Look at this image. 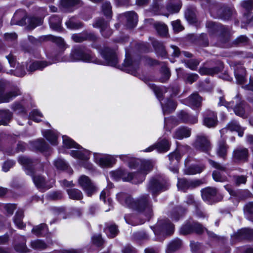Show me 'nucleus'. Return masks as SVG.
Segmentation results:
<instances>
[{
  "label": "nucleus",
  "instance_id": "obj_1",
  "mask_svg": "<svg viewBox=\"0 0 253 253\" xmlns=\"http://www.w3.org/2000/svg\"><path fill=\"white\" fill-rule=\"evenodd\" d=\"M117 197L122 204L144 214L146 217V220H149L153 215L152 204L148 195H141L135 200L124 193H119Z\"/></svg>",
  "mask_w": 253,
  "mask_h": 253
},
{
  "label": "nucleus",
  "instance_id": "obj_2",
  "mask_svg": "<svg viewBox=\"0 0 253 253\" xmlns=\"http://www.w3.org/2000/svg\"><path fill=\"white\" fill-rule=\"evenodd\" d=\"M18 161L25 167L27 170V173L32 176L33 182L38 189H43L50 188V186L47 185L45 178L37 174L38 168L43 170L42 164L37 160L33 161L26 157H19Z\"/></svg>",
  "mask_w": 253,
  "mask_h": 253
},
{
  "label": "nucleus",
  "instance_id": "obj_3",
  "mask_svg": "<svg viewBox=\"0 0 253 253\" xmlns=\"http://www.w3.org/2000/svg\"><path fill=\"white\" fill-rule=\"evenodd\" d=\"M153 168V163L149 160L144 161L141 163V168L140 171L134 173H128L126 176L123 174L122 171H117L112 172V175L115 177L116 176H122L124 181H132L133 183L142 182L145 179V175L151 171Z\"/></svg>",
  "mask_w": 253,
  "mask_h": 253
},
{
  "label": "nucleus",
  "instance_id": "obj_4",
  "mask_svg": "<svg viewBox=\"0 0 253 253\" xmlns=\"http://www.w3.org/2000/svg\"><path fill=\"white\" fill-rule=\"evenodd\" d=\"M69 61L96 62V60L91 52L84 47H78L75 48L71 53L70 59Z\"/></svg>",
  "mask_w": 253,
  "mask_h": 253
},
{
  "label": "nucleus",
  "instance_id": "obj_5",
  "mask_svg": "<svg viewBox=\"0 0 253 253\" xmlns=\"http://www.w3.org/2000/svg\"><path fill=\"white\" fill-rule=\"evenodd\" d=\"M155 235H170L173 232L174 225L168 219L158 221L156 226L153 228Z\"/></svg>",
  "mask_w": 253,
  "mask_h": 253
},
{
  "label": "nucleus",
  "instance_id": "obj_6",
  "mask_svg": "<svg viewBox=\"0 0 253 253\" xmlns=\"http://www.w3.org/2000/svg\"><path fill=\"white\" fill-rule=\"evenodd\" d=\"M168 186L166 180L161 176H159L150 181L148 189L153 194H155L161 190H166Z\"/></svg>",
  "mask_w": 253,
  "mask_h": 253
},
{
  "label": "nucleus",
  "instance_id": "obj_7",
  "mask_svg": "<svg viewBox=\"0 0 253 253\" xmlns=\"http://www.w3.org/2000/svg\"><path fill=\"white\" fill-rule=\"evenodd\" d=\"M193 146L196 149L205 153H208L211 149L210 140L207 136L203 134L197 136Z\"/></svg>",
  "mask_w": 253,
  "mask_h": 253
},
{
  "label": "nucleus",
  "instance_id": "obj_8",
  "mask_svg": "<svg viewBox=\"0 0 253 253\" xmlns=\"http://www.w3.org/2000/svg\"><path fill=\"white\" fill-rule=\"evenodd\" d=\"M78 181L80 185L85 192L88 196H91L96 191L95 186L87 176L85 175L81 176L79 178Z\"/></svg>",
  "mask_w": 253,
  "mask_h": 253
},
{
  "label": "nucleus",
  "instance_id": "obj_9",
  "mask_svg": "<svg viewBox=\"0 0 253 253\" xmlns=\"http://www.w3.org/2000/svg\"><path fill=\"white\" fill-rule=\"evenodd\" d=\"M101 55L108 65L115 66L118 63V59L115 52L109 48L106 47L101 51Z\"/></svg>",
  "mask_w": 253,
  "mask_h": 253
},
{
  "label": "nucleus",
  "instance_id": "obj_10",
  "mask_svg": "<svg viewBox=\"0 0 253 253\" xmlns=\"http://www.w3.org/2000/svg\"><path fill=\"white\" fill-rule=\"evenodd\" d=\"M202 182L199 180H187L185 178L178 179L177 184L179 190L185 191L188 189H192L199 186Z\"/></svg>",
  "mask_w": 253,
  "mask_h": 253
},
{
  "label": "nucleus",
  "instance_id": "obj_11",
  "mask_svg": "<svg viewBox=\"0 0 253 253\" xmlns=\"http://www.w3.org/2000/svg\"><path fill=\"white\" fill-rule=\"evenodd\" d=\"M94 160L96 164L102 168L110 167L114 162V158L110 155L94 154Z\"/></svg>",
  "mask_w": 253,
  "mask_h": 253
},
{
  "label": "nucleus",
  "instance_id": "obj_12",
  "mask_svg": "<svg viewBox=\"0 0 253 253\" xmlns=\"http://www.w3.org/2000/svg\"><path fill=\"white\" fill-rule=\"evenodd\" d=\"M216 114L210 110H206L204 114V124L208 127H214L217 124Z\"/></svg>",
  "mask_w": 253,
  "mask_h": 253
},
{
  "label": "nucleus",
  "instance_id": "obj_13",
  "mask_svg": "<svg viewBox=\"0 0 253 253\" xmlns=\"http://www.w3.org/2000/svg\"><path fill=\"white\" fill-rule=\"evenodd\" d=\"M248 150L247 148H237L233 152V159L236 162H245L248 160Z\"/></svg>",
  "mask_w": 253,
  "mask_h": 253
},
{
  "label": "nucleus",
  "instance_id": "obj_14",
  "mask_svg": "<svg viewBox=\"0 0 253 253\" xmlns=\"http://www.w3.org/2000/svg\"><path fill=\"white\" fill-rule=\"evenodd\" d=\"M93 26L95 28H100L101 33L104 37H109L112 34V31L108 27L107 23L102 19L96 20Z\"/></svg>",
  "mask_w": 253,
  "mask_h": 253
},
{
  "label": "nucleus",
  "instance_id": "obj_15",
  "mask_svg": "<svg viewBox=\"0 0 253 253\" xmlns=\"http://www.w3.org/2000/svg\"><path fill=\"white\" fill-rule=\"evenodd\" d=\"M155 147L160 152H165L168 151L170 147V144L168 140L164 139L158 142L154 146L150 147L146 149V152H150L154 149Z\"/></svg>",
  "mask_w": 253,
  "mask_h": 253
},
{
  "label": "nucleus",
  "instance_id": "obj_16",
  "mask_svg": "<svg viewBox=\"0 0 253 253\" xmlns=\"http://www.w3.org/2000/svg\"><path fill=\"white\" fill-rule=\"evenodd\" d=\"M202 196L204 200L210 202H214V197L216 195L217 190L215 188L208 187L201 191Z\"/></svg>",
  "mask_w": 253,
  "mask_h": 253
},
{
  "label": "nucleus",
  "instance_id": "obj_17",
  "mask_svg": "<svg viewBox=\"0 0 253 253\" xmlns=\"http://www.w3.org/2000/svg\"><path fill=\"white\" fill-rule=\"evenodd\" d=\"M234 237L238 240L247 239L251 240L253 238V230L250 228H243L234 234Z\"/></svg>",
  "mask_w": 253,
  "mask_h": 253
},
{
  "label": "nucleus",
  "instance_id": "obj_18",
  "mask_svg": "<svg viewBox=\"0 0 253 253\" xmlns=\"http://www.w3.org/2000/svg\"><path fill=\"white\" fill-rule=\"evenodd\" d=\"M234 74L238 84H243L245 81L246 70L242 65H238L234 69Z\"/></svg>",
  "mask_w": 253,
  "mask_h": 253
},
{
  "label": "nucleus",
  "instance_id": "obj_19",
  "mask_svg": "<svg viewBox=\"0 0 253 253\" xmlns=\"http://www.w3.org/2000/svg\"><path fill=\"white\" fill-rule=\"evenodd\" d=\"M230 131H236L238 133L239 136L242 137L244 134V129L241 127L238 123L235 121H232L229 122L226 127L221 130V132H224L226 129Z\"/></svg>",
  "mask_w": 253,
  "mask_h": 253
},
{
  "label": "nucleus",
  "instance_id": "obj_20",
  "mask_svg": "<svg viewBox=\"0 0 253 253\" xmlns=\"http://www.w3.org/2000/svg\"><path fill=\"white\" fill-rule=\"evenodd\" d=\"M26 14L24 11L19 10L16 11L12 19V24L22 25L26 23Z\"/></svg>",
  "mask_w": 253,
  "mask_h": 253
},
{
  "label": "nucleus",
  "instance_id": "obj_21",
  "mask_svg": "<svg viewBox=\"0 0 253 253\" xmlns=\"http://www.w3.org/2000/svg\"><path fill=\"white\" fill-rule=\"evenodd\" d=\"M2 87L0 85V103L8 102L12 100L14 97L20 94L18 89L10 91L4 95H2Z\"/></svg>",
  "mask_w": 253,
  "mask_h": 253
},
{
  "label": "nucleus",
  "instance_id": "obj_22",
  "mask_svg": "<svg viewBox=\"0 0 253 253\" xmlns=\"http://www.w3.org/2000/svg\"><path fill=\"white\" fill-rule=\"evenodd\" d=\"M191 135V130L187 127H179L177 128L173 135V137L178 139H182L184 137H188Z\"/></svg>",
  "mask_w": 253,
  "mask_h": 253
},
{
  "label": "nucleus",
  "instance_id": "obj_23",
  "mask_svg": "<svg viewBox=\"0 0 253 253\" xmlns=\"http://www.w3.org/2000/svg\"><path fill=\"white\" fill-rule=\"evenodd\" d=\"M187 100L190 105L198 107L201 106L202 99L197 92H195L191 94Z\"/></svg>",
  "mask_w": 253,
  "mask_h": 253
},
{
  "label": "nucleus",
  "instance_id": "obj_24",
  "mask_svg": "<svg viewBox=\"0 0 253 253\" xmlns=\"http://www.w3.org/2000/svg\"><path fill=\"white\" fill-rule=\"evenodd\" d=\"M178 118L181 122L183 123L195 124L198 121V119L196 116H190L188 114L184 111H181L179 113Z\"/></svg>",
  "mask_w": 253,
  "mask_h": 253
},
{
  "label": "nucleus",
  "instance_id": "obj_25",
  "mask_svg": "<svg viewBox=\"0 0 253 253\" xmlns=\"http://www.w3.org/2000/svg\"><path fill=\"white\" fill-rule=\"evenodd\" d=\"M70 154L76 158L87 160L89 159V152L85 149H83L82 151L72 150L71 151Z\"/></svg>",
  "mask_w": 253,
  "mask_h": 253
},
{
  "label": "nucleus",
  "instance_id": "obj_26",
  "mask_svg": "<svg viewBox=\"0 0 253 253\" xmlns=\"http://www.w3.org/2000/svg\"><path fill=\"white\" fill-rule=\"evenodd\" d=\"M182 246V241L178 239H176L171 241L168 245L167 249L166 250L167 253H173L177 250L181 248Z\"/></svg>",
  "mask_w": 253,
  "mask_h": 253
},
{
  "label": "nucleus",
  "instance_id": "obj_27",
  "mask_svg": "<svg viewBox=\"0 0 253 253\" xmlns=\"http://www.w3.org/2000/svg\"><path fill=\"white\" fill-rule=\"evenodd\" d=\"M72 39L77 42H82L86 40H93L95 36L91 34L84 33L82 34H74L72 36Z\"/></svg>",
  "mask_w": 253,
  "mask_h": 253
},
{
  "label": "nucleus",
  "instance_id": "obj_28",
  "mask_svg": "<svg viewBox=\"0 0 253 253\" xmlns=\"http://www.w3.org/2000/svg\"><path fill=\"white\" fill-rule=\"evenodd\" d=\"M169 157L171 162L175 161V162H174V164L175 165L173 167H170V170L173 172L174 173L177 172L178 169L177 164L178 163L179 160L181 158V155L178 152H175L170 154L169 155Z\"/></svg>",
  "mask_w": 253,
  "mask_h": 253
},
{
  "label": "nucleus",
  "instance_id": "obj_29",
  "mask_svg": "<svg viewBox=\"0 0 253 253\" xmlns=\"http://www.w3.org/2000/svg\"><path fill=\"white\" fill-rule=\"evenodd\" d=\"M49 24L52 29L59 31L61 27V19L59 16L54 15L50 17Z\"/></svg>",
  "mask_w": 253,
  "mask_h": 253
},
{
  "label": "nucleus",
  "instance_id": "obj_30",
  "mask_svg": "<svg viewBox=\"0 0 253 253\" xmlns=\"http://www.w3.org/2000/svg\"><path fill=\"white\" fill-rule=\"evenodd\" d=\"M228 146L224 140H221L218 142L217 154L218 156L224 159L227 153Z\"/></svg>",
  "mask_w": 253,
  "mask_h": 253
},
{
  "label": "nucleus",
  "instance_id": "obj_31",
  "mask_svg": "<svg viewBox=\"0 0 253 253\" xmlns=\"http://www.w3.org/2000/svg\"><path fill=\"white\" fill-rule=\"evenodd\" d=\"M67 192L70 199L76 200H81L83 197L82 192L77 189L71 188L67 190Z\"/></svg>",
  "mask_w": 253,
  "mask_h": 253
},
{
  "label": "nucleus",
  "instance_id": "obj_32",
  "mask_svg": "<svg viewBox=\"0 0 253 253\" xmlns=\"http://www.w3.org/2000/svg\"><path fill=\"white\" fill-rule=\"evenodd\" d=\"M62 137L63 145L66 148H71L74 147L78 148V149H82V147L81 146L77 144L74 141L70 138L68 136L64 135Z\"/></svg>",
  "mask_w": 253,
  "mask_h": 253
},
{
  "label": "nucleus",
  "instance_id": "obj_33",
  "mask_svg": "<svg viewBox=\"0 0 253 253\" xmlns=\"http://www.w3.org/2000/svg\"><path fill=\"white\" fill-rule=\"evenodd\" d=\"M125 16L127 18L128 23L131 27L135 26L137 22L138 17L136 13L134 11H129L126 12L125 14Z\"/></svg>",
  "mask_w": 253,
  "mask_h": 253
},
{
  "label": "nucleus",
  "instance_id": "obj_34",
  "mask_svg": "<svg viewBox=\"0 0 253 253\" xmlns=\"http://www.w3.org/2000/svg\"><path fill=\"white\" fill-rule=\"evenodd\" d=\"M48 65L45 61H36L32 63L29 66L28 70L30 72H34L36 70L42 69Z\"/></svg>",
  "mask_w": 253,
  "mask_h": 253
},
{
  "label": "nucleus",
  "instance_id": "obj_35",
  "mask_svg": "<svg viewBox=\"0 0 253 253\" xmlns=\"http://www.w3.org/2000/svg\"><path fill=\"white\" fill-rule=\"evenodd\" d=\"M153 45L158 55L162 57H165L166 56L167 52L163 43L158 41H155L153 42Z\"/></svg>",
  "mask_w": 253,
  "mask_h": 253
},
{
  "label": "nucleus",
  "instance_id": "obj_36",
  "mask_svg": "<svg viewBox=\"0 0 253 253\" xmlns=\"http://www.w3.org/2000/svg\"><path fill=\"white\" fill-rule=\"evenodd\" d=\"M23 217V212L22 211H19L16 212L14 218V222L19 229H23L25 227V224L22 222Z\"/></svg>",
  "mask_w": 253,
  "mask_h": 253
},
{
  "label": "nucleus",
  "instance_id": "obj_37",
  "mask_svg": "<svg viewBox=\"0 0 253 253\" xmlns=\"http://www.w3.org/2000/svg\"><path fill=\"white\" fill-rule=\"evenodd\" d=\"M43 136L52 145H57V134L56 132L52 130H47L44 133Z\"/></svg>",
  "mask_w": 253,
  "mask_h": 253
},
{
  "label": "nucleus",
  "instance_id": "obj_38",
  "mask_svg": "<svg viewBox=\"0 0 253 253\" xmlns=\"http://www.w3.org/2000/svg\"><path fill=\"white\" fill-rule=\"evenodd\" d=\"M81 3V0H61L60 2L62 7L67 10Z\"/></svg>",
  "mask_w": 253,
  "mask_h": 253
},
{
  "label": "nucleus",
  "instance_id": "obj_39",
  "mask_svg": "<svg viewBox=\"0 0 253 253\" xmlns=\"http://www.w3.org/2000/svg\"><path fill=\"white\" fill-rule=\"evenodd\" d=\"M21 240V243H17L15 244L14 248L17 252L21 253H26L28 251V249L26 246V240L23 237H20Z\"/></svg>",
  "mask_w": 253,
  "mask_h": 253
},
{
  "label": "nucleus",
  "instance_id": "obj_40",
  "mask_svg": "<svg viewBox=\"0 0 253 253\" xmlns=\"http://www.w3.org/2000/svg\"><path fill=\"white\" fill-rule=\"evenodd\" d=\"M219 71L218 67L207 68L206 67L200 68L199 70V73L202 75H213Z\"/></svg>",
  "mask_w": 253,
  "mask_h": 253
},
{
  "label": "nucleus",
  "instance_id": "obj_41",
  "mask_svg": "<svg viewBox=\"0 0 253 253\" xmlns=\"http://www.w3.org/2000/svg\"><path fill=\"white\" fill-rule=\"evenodd\" d=\"M176 107V103L171 100H169L165 106H163V110L164 114H169L175 110Z\"/></svg>",
  "mask_w": 253,
  "mask_h": 253
},
{
  "label": "nucleus",
  "instance_id": "obj_42",
  "mask_svg": "<svg viewBox=\"0 0 253 253\" xmlns=\"http://www.w3.org/2000/svg\"><path fill=\"white\" fill-rule=\"evenodd\" d=\"M233 109L236 115L242 118H245L247 117L243 102H241L239 104H237Z\"/></svg>",
  "mask_w": 253,
  "mask_h": 253
},
{
  "label": "nucleus",
  "instance_id": "obj_43",
  "mask_svg": "<svg viewBox=\"0 0 253 253\" xmlns=\"http://www.w3.org/2000/svg\"><path fill=\"white\" fill-rule=\"evenodd\" d=\"M11 117L12 114L9 110H0V118L2 119V120L0 122V125H6L7 124L6 121H9Z\"/></svg>",
  "mask_w": 253,
  "mask_h": 253
},
{
  "label": "nucleus",
  "instance_id": "obj_44",
  "mask_svg": "<svg viewBox=\"0 0 253 253\" xmlns=\"http://www.w3.org/2000/svg\"><path fill=\"white\" fill-rule=\"evenodd\" d=\"M194 232L193 223L188 222L182 226L180 230V233L183 235H187Z\"/></svg>",
  "mask_w": 253,
  "mask_h": 253
},
{
  "label": "nucleus",
  "instance_id": "obj_45",
  "mask_svg": "<svg viewBox=\"0 0 253 253\" xmlns=\"http://www.w3.org/2000/svg\"><path fill=\"white\" fill-rule=\"evenodd\" d=\"M155 28L158 33L162 36L166 35L168 32L167 26L165 24L156 23L154 24Z\"/></svg>",
  "mask_w": 253,
  "mask_h": 253
},
{
  "label": "nucleus",
  "instance_id": "obj_46",
  "mask_svg": "<svg viewBox=\"0 0 253 253\" xmlns=\"http://www.w3.org/2000/svg\"><path fill=\"white\" fill-rule=\"evenodd\" d=\"M33 145L37 149L42 151H44L47 148V144L43 139H39L34 142Z\"/></svg>",
  "mask_w": 253,
  "mask_h": 253
},
{
  "label": "nucleus",
  "instance_id": "obj_47",
  "mask_svg": "<svg viewBox=\"0 0 253 253\" xmlns=\"http://www.w3.org/2000/svg\"><path fill=\"white\" fill-rule=\"evenodd\" d=\"M29 28L33 29L36 27L42 24V20L41 18L32 17L29 19Z\"/></svg>",
  "mask_w": 253,
  "mask_h": 253
},
{
  "label": "nucleus",
  "instance_id": "obj_48",
  "mask_svg": "<svg viewBox=\"0 0 253 253\" xmlns=\"http://www.w3.org/2000/svg\"><path fill=\"white\" fill-rule=\"evenodd\" d=\"M31 247L35 249H43L46 248L47 245L43 241L36 240L31 242Z\"/></svg>",
  "mask_w": 253,
  "mask_h": 253
},
{
  "label": "nucleus",
  "instance_id": "obj_49",
  "mask_svg": "<svg viewBox=\"0 0 253 253\" xmlns=\"http://www.w3.org/2000/svg\"><path fill=\"white\" fill-rule=\"evenodd\" d=\"M67 27L71 29H77L82 27V24L79 22H76L73 19H70L66 22Z\"/></svg>",
  "mask_w": 253,
  "mask_h": 253
},
{
  "label": "nucleus",
  "instance_id": "obj_50",
  "mask_svg": "<svg viewBox=\"0 0 253 253\" xmlns=\"http://www.w3.org/2000/svg\"><path fill=\"white\" fill-rule=\"evenodd\" d=\"M102 11L106 16H110L112 14V6L109 2H105L102 6Z\"/></svg>",
  "mask_w": 253,
  "mask_h": 253
},
{
  "label": "nucleus",
  "instance_id": "obj_51",
  "mask_svg": "<svg viewBox=\"0 0 253 253\" xmlns=\"http://www.w3.org/2000/svg\"><path fill=\"white\" fill-rule=\"evenodd\" d=\"M185 17L190 23H195L197 21L195 13L191 10H187L185 12Z\"/></svg>",
  "mask_w": 253,
  "mask_h": 253
},
{
  "label": "nucleus",
  "instance_id": "obj_52",
  "mask_svg": "<svg viewBox=\"0 0 253 253\" xmlns=\"http://www.w3.org/2000/svg\"><path fill=\"white\" fill-rule=\"evenodd\" d=\"M42 117V114L38 110H33L30 115V118L34 121L39 122L41 121V118Z\"/></svg>",
  "mask_w": 253,
  "mask_h": 253
},
{
  "label": "nucleus",
  "instance_id": "obj_53",
  "mask_svg": "<svg viewBox=\"0 0 253 253\" xmlns=\"http://www.w3.org/2000/svg\"><path fill=\"white\" fill-rule=\"evenodd\" d=\"M108 231L109 232V234H108V236L110 238H114L115 237L117 234H118V229L115 225H111L109 226H108L105 229V231L106 232L107 231ZM108 234V233H107Z\"/></svg>",
  "mask_w": 253,
  "mask_h": 253
},
{
  "label": "nucleus",
  "instance_id": "obj_54",
  "mask_svg": "<svg viewBox=\"0 0 253 253\" xmlns=\"http://www.w3.org/2000/svg\"><path fill=\"white\" fill-rule=\"evenodd\" d=\"M204 169L205 167L204 166H193L189 168L186 173L188 174H195L201 172Z\"/></svg>",
  "mask_w": 253,
  "mask_h": 253
},
{
  "label": "nucleus",
  "instance_id": "obj_55",
  "mask_svg": "<svg viewBox=\"0 0 253 253\" xmlns=\"http://www.w3.org/2000/svg\"><path fill=\"white\" fill-rule=\"evenodd\" d=\"M46 229V225L44 223L41 224L38 226H35L32 232L37 235H39L42 233V231Z\"/></svg>",
  "mask_w": 253,
  "mask_h": 253
},
{
  "label": "nucleus",
  "instance_id": "obj_56",
  "mask_svg": "<svg viewBox=\"0 0 253 253\" xmlns=\"http://www.w3.org/2000/svg\"><path fill=\"white\" fill-rule=\"evenodd\" d=\"M185 80L186 83L192 84L196 82L199 78V76L196 74H187L185 76Z\"/></svg>",
  "mask_w": 253,
  "mask_h": 253
},
{
  "label": "nucleus",
  "instance_id": "obj_57",
  "mask_svg": "<svg viewBox=\"0 0 253 253\" xmlns=\"http://www.w3.org/2000/svg\"><path fill=\"white\" fill-rule=\"evenodd\" d=\"M193 228L194 229V232L201 234H202L205 230H207V229L204 227L201 224L193 222Z\"/></svg>",
  "mask_w": 253,
  "mask_h": 253
},
{
  "label": "nucleus",
  "instance_id": "obj_58",
  "mask_svg": "<svg viewBox=\"0 0 253 253\" xmlns=\"http://www.w3.org/2000/svg\"><path fill=\"white\" fill-rule=\"evenodd\" d=\"M249 39L247 37L241 35L238 37L233 42V43L236 45L244 44L249 42Z\"/></svg>",
  "mask_w": 253,
  "mask_h": 253
},
{
  "label": "nucleus",
  "instance_id": "obj_59",
  "mask_svg": "<svg viewBox=\"0 0 253 253\" xmlns=\"http://www.w3.org/2000/svg\"><path fill=\"white\" fill-rule=\"evenodd\" d=\"M241 6L248 11L253 9V0H244L241 2Z\"/></svg>",
  "mask_w": 253,
  "mask_h": 253
},
{
  "label": "nucleus",
  "instance_id": "obj_60",
  "mask_svg": "<svg viewBox=\"0 0 253 253\" xmlns=\"http://www.w3.org/2000/svg\"><path fill=\"white\" fill-rule=\"evenodd\" d=\"M221 36L219 37L222 42L225 43L228 41L230 38L229 31L227 29L223 28Z\"/></svg>",
  "mask_w": 253,
  "mask_h": 253
},
{
  "label": "nucleus",
  "instance_id": "obj_61",
  "mask_svg": "<svg viewBox=\"0 0 253 253\" xmlns=\"http://www.w3.org/2000/svg\"><path fill=\"white\" fill-rule=\"evenodd\" d=\"M208 162L210 165L213 168L219 169L221 171H225L226 169V168L225 167L211 159H209Z\"/></svg>",
  "mask_w": 253,
  "mask_h": 253
},
{
  "label": "nucleus",
  "instance_id": "obj_62",
  "mask_svg": "<svg viewBox=\"0 0 253 253\" xmlns=\"http://www.w3.org/2000/svg\"><path fill=\"white\" fill-rule=\"evenodd\" d=\"M181 6L179 4H173L170 3L167 6V10L170 13H173L179 11Z\"/></svg>",
  "mask_w": 253,
  "mask_h": 253
},
{
  "label": "nucleus",
  "instance_id": "obj_63",
  "mask_svg": "<svg viewBox=\"0 0 253 253\" xmlns=\"http://www.w3.org/2000/svg\"><path fill=\"white\" fill-rule=\"evenodd\" d=\"M171 218L174 220H178L182 216V210L180 208L174 209L171 213Z\"/></svg>",
  "mask_w": 253,
  "mask_h": 253
},
{
  "label": "nucleus",
  "instance_id": "obj_64",
  "mask_svg": "<svg viewBox=\"0 0 253 253\" xmlns=\"http://www.w3.org/2000/svg\"><path fill=\"white\" fill-rule=\"evenodd\" d=\"M231 15V12L229 10L224 11L222 8L219 9L217 17L223 19H228Z\"/></svg>",
  "mask_w": 253,
  "mask_h": 253
}]
</instances>
